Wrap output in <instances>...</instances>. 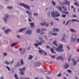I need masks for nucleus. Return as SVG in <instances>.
<instances>
[{"label": "nucleus", "mask_w": 79, "mask_h": 79, "mask_svg": "<svg viewBox=\"0 0 79 79\" xmlns=\"http://www.w3.org/2000/svg\"><path fill=\"white\" fill-rule=\"evenodd\" d=\"M77 16L76 15H73V18H75L76 17H77Z\"/></svg>", "instance_id": "nucleus-58"}, {"label": "nucleus", "mask_w": 79, "mask_h": 79, "mask_svg": "<svg viewBox=\"0 0 79 79\" xmlns=\"http://www.w3.org/2000/svg\"><path fill=\"white\" fill-rule=\"evenodd\" d=\"M3 54L4 55V56H7V53H5V52H4L3 53Z\"/></svg>", "instance_id": "nucleus-49"}, {"label": "nucleus", "mask_w": 79, "mask_h": 79, "mask_svg": "<svg viewBox=\"0 0 79 79\" xmlns=\"http://www.w3.org/2000/svg\"><path fill=\"white\" fill-rule=\"evenodd\" d=\"M14 61L13 60H12V61L11 62H8V61L7 60L6 61L5 63L6 64H11V63L12 64H13Z\"/></svg>", "instance_id": "nucleus-9"}, {"label": "nucleus", "mask_w": 79, "mask_h": 79, "mask_svg": "<svg viewBox=\"0 0 79 79\" xmlns=\"http://www.w3.org/2000/svg\"><path fill=\"white\" fill-rule=\"evenodd\" d=\"M14 77L16 79H19L18 77V75L16 73L14 74Z\"/></svg>", "instance_id": "nucleus-24"}, {"label": "nucleus", "mask_w": 79, "mask_h": 79, "mask_svg": "<svg viewBox=\"0 0 79 79\" xmlns=\"http://www.w3.org/2000/svg\"><path fill=\"white\" fill-rule=\"evenodd\" d=\"M5 44H7L8 43V41H4Z\"/></svg>", "instance_id": "nucleus-62"}, {"label": "nucleus", "mask_w": 79, "mask_h": 79, "mask_svg": "<svg viewBox=\"0 0 79 79\" xmlns=\"http://www.w3.org/2000/svg\"><path fill=\"white\" fill-rule=\"evenodd\" d=\"M8 18H9L8 15H6L5 18H3V19H4V22H5V23H6V22H7L6 20L7 19H8Z\"/></svg>", "instance_id": "nucleus-6"}, {"label": "nucleus", "mask_w": 79, "mask_h": 79, "mask_svg": "<svg viewBox=\"0 0 79 79\" xmlns=\"http://www.w3.org/2000/svg\"><path fill=\"white\" fill-rule=\"evenodd\" d=\"M7 8L8 9H12V8H13V7H10V6H8V7H7Z\"/></svg>", "instance_id": "nucleus-41"}, {"label": "nucleus", "mask_w": 79, "mask_h": 79, "mask_svg": "<svg viewBox=\"0 0 79 79\" xmlns=\"http://www.w3.org/2000/svg\"><path fill=\"white\" fill-rule=\"evenodd\" d=\"M58 9L59 11H62V10H63L62 8L60 6L58 7Z\"/></svg>", "instance_id": "nucleus-18"}, {"label": "nucleus", "mask_w": 79, "mask_h": 79, "mask_svg": "<svg viewBox=\"0 0 79 79\" xmlns=\"http://www.w3.org/2000/svg\"><path fill=\"white\" fill-rule=\"evenodd\" d=\"M62 8H63L64 11H67V9L64 8V6H62Z\"/></svg>", "instance_id": "nucleus-28"}, {"label": "nucleus", "mask_w": 79, "mask_h": 79, "mask_svg": "<svg viewBox=\"0 0 79 79\" xmlns=\"http://www.w3.org/2000/svg\"><path fill=\"white\" fill-rule=\"evenodd\" d=\"M48 74H51V72L50 71H48Z\"/></svg>", "instance_id": "nucleus-56"}, {"label": "nucleus", "mask_w": 79, "mask_h": 79, "mask_svg": "<svg viewBox=\"0 0 79 79\" xmlns=\"http://www.w3.org/2000/svg\"><path fill=\"white\" fill-rule=\"evenodd\" d=\"M58 35V34H57V33H53L52 34V35H54V36H56V35Z\"/></svg>", "instance_id": "nucleus-38"}, {"label": "nucleus", "mask_w": 79, "mask_h": 79, "mask_svg": "<svg viewBox=\"0 0 79 79\" xmlns=\"http://www.w3.org/2000/svg\"><path fill=\"white\" fill-rule=\"evenodd\" d=\"M61 76H62V74L61 73H59L58 75V77H61Z\"/></svg>", "instance_id": "nucleus-42"}, {"label": "nucleus", "mask_w": 79, "mask_h": 79, "mask_svg": "<svg viewBox=\"0 0 79 79\" xmlns=\"http://www.w3.org/2000/svg\"><path fill=\"white\" fill-rule=\"evenodd\" d=\"M38 44L39 45H41L42 44V42H39Z\"/></svg>", "instance_id": "nucleus-45"}, {"label": "nucleus", "mask_w": 79, "mask_h": 79, "mask_svg": "<svg viewBox=\"0 0 79 79\" xmlns=\"http://www.w3.org/2000/svg\"><path fill=\"white\" fill-rule=\"evenodd\" d=\"M23 53H25L26 52V49H24L23 51Z\"/></svg>", "instance_id": "nucleus-48"}, {"label": "nucleus", "mask_w": 79, "mask_h": 79, "mask_svg": "<svg viewBox=\"0 0 79 79\" xmlns=\"http://www.w3.org/2000/svg\"><path fill=\"white\" fill-rule=\"evenodd\" d=\"M20 61L21 66L23 65V64H24V62L23 61V59H21L20 60Z\"/></svg>", "instance_id": "nucleus-15"}, {"label": "nucleus", "mask_w": 79, "mask_h": 79, "mask_svg": "<svg viewBox=\"0 0 79 79\" xmlns=\"http://www.w3.org/2000/svg\"><path fill=\"white\" fill-rule=\"evenodd\" d=\"M42 31H47V29L45 28H43L41 30Z\"/></svg>", "instance_id": "nucleus-44"}, {"label": "nucleus", "mask_w": 79, "mask_h": 79, "mask_svg": "<svg viewBox=\"0 0 79 79\" xmlns=\"http://www.w3.org/2000/svg\"><path fill=\"white\" fill-rule=\"evenodd\" d=\"M18 44V43H14L11 45V47H14V46H15V45H16V44Z\"/></svg>", "instance_id": "nucleus-31"}, {"label": "nucleus", "mask_w": 79, "mask_h": 79, "mask_svg": "<svg viewBox=\"0 0 79 79\" xmlns=\"http://www.w3.org/2000/svg\"><path fill=\"white\" fill-rule=\"evenodd\" d=\"M67 49L68 50H70V48L68 45H67Z\"/></svg>", "instance_id": "nucleus-54"}, {"label": "nucleus", "mask_w": 79, "mask_h": 79, "mask_svg": "<svg viewBox=\"0 0 79 79\" xmlns=\"http://www.w3.org/2000/svg\"><path fill=\"white\" fill-rule=\"evenodd\" d=\"M49 34H53V32L52 31H50L49 32Z\"/></svg>", "instance_id": "nucleus-55"}, {"label": "nucleus", "mask_w": 79, "mask_h": 79, "mask_svg": "<svg viewBox=\"0 0 79 79\" xmlns=\"http://www.w3.org/2000/svg\"><path fill=\"white\" fill-rule=\"evenodd\" d=\"M64 37H65V35H64V36L62 38V40H64L65 39H64Z\"/></svg>", "instance_id": "nucleus-43"}, {"label": "nucleus", "mask_w": 79, "mask_h": 79, "mask_svg": "<svg viewBox=\"0 0 79 79\" xmlns=\"http://www.w3.org/2000/svg\"><path fill=\"white\" fill-rule=\"evenodd\" d=\"M30 25L31 27H34V24L33 23H30Z\"/></svg>", "instance_id": "nucleus-22"}, {"label": "nucleus", "mask_w": 79, "mask_h": 79, "mask_svg": "<svg viewBox=\"0 0 79 79\" xmlns=\"http://www.w3.org/2000/svg\"><path fill=\"white\" fill-rule=\"evenodd\" d=\"M72 21H77V22H78V23H79V20H76V19H73L71 20Z\"/></svg>", "instance_id": "nucleus-34"}, {"label": "nucleus", "mask_w": 79, "mask_h": 79, "mask_svg": "<svg viewBox=\"0 0 79 79\" xmlns=\"http://www.w3.org/2000/svg\"><path fill=\"white\" fill-rule=\"evenodd\" d=\"M39 38L40 40H42V37H39Z\"/></svg>", "instance_id": "nucleus-53"}, {"label": "nucleus", "mask_w": 79, "mask_h": 79, "mask_svg": "<svg viewBox=\"0 0 79 79\" xmlns=\"http://www.w3.org/2000/svg\"><path fill=\"white\" fill-rule=\"evenodd\" d=\"M53 32H57L58 31H60V30H59L58 29H56V28H54V29H53Z\"/></svg>", "instance_id": "nucleus-10"}, {"label": "nucleus", "mask_w": 79, "mask_h": 79, "mask_svg": "<svg viewBox=\"0 0 79 79\" xmlns=\"http://www.w3.org/2000/svg\"><path fill=\"white\" fill-rule=\"evenodd\" d=\"M42 64V63L40 62H37L36 63H35V65H37V66H40Z\"/></svg>", "instance_id": "nucleus-12"}, {"label": "nucleus", "mask_w": 79, "mask_h": 79, "mask_svg": "<svg viewBox=\"0 0 79 79\" xmlns=\"http://www.w3.org/2000/svg\"><path fill=\"white\" fill-rule=\"evenodd\" d=\"M36 32H37V33H40V29H38L37 30H36Z\"/></svg>", "instance_id": "nucleus-27"}, {"label": "nucleus", "mask_w": 79, "mask_h": 79, "mask_svg": "<svg viewBox=\"0 0 79 79\" xmlns=\"http://www.w3.org/2000/svg\"><path fill=\"white\" fill-rule=\"evenodd\" d=\"M26 67H24L23 69H19V70L20 71H25V70H26Z\"/></svg>", "instance_id": "nucleus-13"}, {"label": "nucleus", "mask_w": 79, "mask_h": 79, "mask_svg": "<svg viewBox=\"0 0 79 79\" xmlns=\"http://www.w3.org/2000/svg\"><path fill=\"white\" fill-rule=\"evenodd\" d=\"M54 48L56 52H64V50L63 49V45H59L58 48H56V47L55 46L54 47Z\"/></svg>", "instance_id": "nucleus-1"}, {"label": "nucleus", "mask_w": 79, "mask_h": 79, "mask_svg": "<svg viewBox=\"0 0 79 79\" xmlns=\"http://www.w3.org/2000/svg\"><path fill=\"white\" fill-rule=\"evenodd\" d=\"M28 19L29 22H31V21H32V20H31V19L30 18H28Z\"/></svg>", "instance_id": "nucleus-47"}, {"label": "nucleus", "mask_w": 79, "mask_h": 79, "mask_svg": "<svg viewBox=\"0 0 79 79\" xmlns=\"http://www.w3.org/2000/svg\"><path fill=\"white\" fill-rule=\"evenodd\" d=\"M62 59V57L61 56H59L56 59V60H61Z\"/></svg>", "instance_id": "nucleus-23"}, {"label": "nucleus", "mask_w": 79, "mask_h": 79, "mask_svg": "<svg viewBox=\"0 0 79 79\" xmlns=\"http://www.w3.org/2000/svg\"><path fill=\"white\" fill-rule=\"evenodd\" d=\"M53 45H55L56 47H57L58 46V44H57V41H56V40L54 41L53 42Z\"/></svg>", "instance_id": "nucleus-11"}, {"label": "nucleus", "mask_w": 79, "mask_h": 79, "mask_svg": "<svg viewBox=\"0 0 79 79\" xmlns=\"http://www.w3.org/2000/svg\"><path fill=\"white\" fill-rule=\"evenodd\" d=\"M19 5H20V6H23V7H24L25 8H26L28 10H30V6L27 5H26L25 4H23V3H20Z\"/></svg>", "instance_id": "nucleus-3"}, {"label": "nucleus", "mask_w": 79, "mask_h": 79, "mask_svg": "<svg viewBox=\"0 0 79 79\" xmlns=\"http://www.w3.org/2000/svg\"><path fill=\"white\" fill-rule=\"evenodd\" d=\"M74 5H75L77 6H79V4H78V3H77V2H75Z\"/></svg>", "instance_id": "nucleus-35"}, {"label": "nucleus", "mask_w": 79, "mask_h": 79, "mask_svg": "<svg viewBox=\"0 0 79 79\" xmlns=\"http://www.w3.org/2000/svg\"><path fill=\"white\" fill-rule=\"evenodd\" d=\"M70 30L71 32H76V31L75 30H74V29H70Z\"/></svg>", "instance_id": "nucleus-19"}, {"label": "nucleus", "mask_w": 79, "mask_h": 79, "mask_svg": "<svg viewBox=\"0 0 79 79\" xmlns=\"http://www.w3.org/2000/svg\"><path fill=\"white\" fill-rule=\"evenodd\" d=\"M22 50V48H20L19 49V50L20 52H21V51Z\"/></svg>", "instance_id": "nucleus-63"}, {"label": "nucleus", "mask_w": 79, "mask_h": 79, "mask_svg": "<svg viewBox=\"0 0 79 79\" xmlns=\"http://www.w3.org/2000/svg\"><path fill=\"white\" fill-rule=\"evenodd\" d=\"M52 16L53 18H55L56 16V17H58V16H60V13L58 11H56V12H52L51 13Z\"/></svg>", "instance_id": "nucleus-2"}, {"label": "nucleus", "mask_w": 79, "mask_h": 79, "mask_svg": "<svg viewBox=\"0 0 79 79\" xmlns=\"http://www.w3.org/2000/svg\"><path fill=\"white\" fill-rule=\"evenodd\" d=\"M52 3L54 6L56 5V3L53 1H52Z\"/></svg>", "instance_id": "nucleus-36"}, {"label": "nucleus", "mask_w": 79, "mask_h": 79, "mask_svg": "<svg viewBox=\"0 0 79 79\" xmlns=\"http://www.w3.org/2000/svg\"><path fill=\"white\" fill-rule=\"evenodd\" d=\"M26 12H27V14L29 15V16L30 18H32V12H29L27 10H26Z\"/></svg>", "instance_id": "nucleus-5"}, {"label": "nucleus", "mask_w": 79, "mask_h": 79, "mask_svg": "<svg viewBox=\"0 0 79 79\" xmlns=\"http://www.w3.org/2000/svg\"><path fill=\"white\" fill-rule=\"evenodd\" d=\"M40 24L41 25H42V26H45V24H46V22H44L43 23H40Z\"/></svg>", "instance_id": "nucleus-32"}, {"label": "nucleus", "mask_w": 79, "mask_h": 79, "mask_svg": "<svg viewBox=\"0 0 79 79\" xmlns=\"http://www.w3.org/2000/svg\"><path fill=\"white\" fill-rule=\"evenodd\" d=\"M43 72H44V73H45V72H46L47 71V70L45 69H44L42 70Z\"/></svg>", "instance_id": "nucleus-46"}, {"label": "nucleus", "mask_w": 79, "mask_h": 79, "mask_svg": "<svg viewBox=\"0 0 79 79\" xmlns=\"http://www.w3.org/2000/svg\"><path fill=\"white\" fill-rule=\"evenodd\" d=\"M34 16H38V14L37 13H34Z\"/></svg>", "instance_id": "nucleus-40"}, {"label": "nucleus", "mask_w": 79, "mask_h": 79, "mask_svg": "<svg viewBox=\"0 0 79 79\" xmlns=\"http://www.w3.org/2000/svg\"><path fill=\"white\" fill-rule=\"evenodd\" d=\"M44 32H41L40 33V34H44Z\"/></svg>", "instance_id": "nucleus-64"}, {"label": "nucleus", "mask_w": 79, "mask_h": 79, "mask_svg": "<svg viewBox=\"0 0 79 79\" xmlns=\"http://www.w3.org/2000/svg\"><path fill=\"white\" fill-rule=\"evenodd\" d=\"M35 46V47H37L39 46V44H37V43H36L34 44Z\"/></svg>", "instance_id": "nucleus-37"}, {"label": "nucleus", "mask_w": 79, "mask_h": 79, "mask_svg": "<svg viewBox=\"0 0 79 79\" xmlns=\"http://www.w3.org/2000/svg\"><path fill=\"white\" fill-rule=\"evenodd\" d=\"M39 51L40 53H44V50L40 49Z\"/></svg>", "instance_id": "nucleus-21"}, {"label": "nucleus", "mask_w": 79, "mask_h": 79, "mask_svg": "<svg viewBox=\"0 0 79 79\" xmlns=\"http://www.w3.org/2000/svg\"><path fill=\"white\" fill-rule=\"evenodd\" d=\"M10 29H7L5 31V33H8V32H10Z\"/></svg>", "instance_id": "nucleus-25"}, {"label": "nucleus", "mask_w": 79, "mask_h": 79, "mask_svg": "<svg viewBox=\"0 0 79 79\" xmlns=\"http://www.w3.org/2000/svg\"><path fill=\"white\" fill-rule=\"evenodd\" d=\"M73 65H76L77 64V62H76V61L73 60Z\"/></svg>", "instance_id": "nucleus-26"}, {"label": "nucleus", "mask_w": 79, "mask_h": 79, "mask_svg": "<svg viewBox=\"0 0 79 79\" xmlns=\"http://www.w3.org/2000/svg\"><path fill=\"white\" fill-rule=\"evenodd\" d=\"M32 34V31L30 30H28L26 32V34Z\"/></svg>", "instance_id": "nucleus-7"}, {"label": "nucleus", "mask_w": 79, "mask_h": 79, "mask_svg": "<svg viewBox=\"0 0 79 79\" xmlns=\"http://www.w3.org/2000/svg\"><path fill=\"white\" fill-rule=\"evenodd\" d=\"M46 48L48 49H49V48H50V47L48 46H46Z\"/></svg>", "instance_id": "nucleus-57"}, {"label": "nucleus", "mask_w": 79, "mask_h": 79, "mask_svg": "<svg viewBox=\"0 0 79 79\" xmlns=\"http://www.w3.org/2000/svg\"><path fill=\"white\" fill-rule=\"evenodd\" d=\"M69 21H70L69 20V21H68V22H67L65 24V25H67V24H68V23H69Z\"/></svg>", "instance_id": "nucleus-52"}, {"label": "nucleus", "mask_w": 79, "mask_h": 79, "mask_svg": "<svg viewBox=\"0 0 79 79\" xmlns=\"http://www.w3.org/2000/svg\"><path fill=\"white\" fill-rule=\"evenodd\" d=\"M26 29V28H22L20 30H19V32H23L24 30H25Z\"/></svg>", "instance_id": "nucleus-17"}, {"label": "nucleus", "mask_w": 79, "mask_h": 79, "mask_svg": "<svg viewBox=\"0 0 79 79\" xmlns=\"http://www.w3.org/2000/svg\"><path fill=\"white\" fill-rule=\"evenodd\" d=\"M6 68L9 71H10V68L8 66H6Z\"/></svg>", "instance_id": "nucleus-39"}, {"label": "nucleus", "mask_w": 79, "mask_h": 79, "mask_svg": "<svg viewBox=\"0 0 79 79\" xmlns=\"http://www.w3.org/2000/svg\"><path fill=\"white\" fill-rule=\"evenodd\" d=\"M51 57L52 58H55V56H51Z\"/></svg>", "instance_id": "nucleus-51"}, {"label": "nucleus", "mask_w": 79, "mask_h": 79, "mask_svg": "<svg viewBox=\"0 0 79 79\" xmlns=\"http://www.w3.org/2000/svg\"><path fill=\"white\" fill-rule=\"evenodd\" d=\"M20 75H24V73L23 71H21L20 73Z\"/></svg>", "instance_id": "nucleus-33"}, {"label": "nucleus", "mask_w": 79, "mask_h": 79, "mask_svg": "<svg viewBox=\"0 0 79 79\" xmlns=\"http://www.w3.org/2000/svg\"><path fill=\"white\" fill-rule=\"evenodd\" d=\"M76 35H73L71 38V41L72 42H74L76 40Z\"/></svg>", "instance_id": "nucleus-4"}, {"label": "nucleus", "mask_w": 79, "mask_h": 79, "mask_svg": "<svg viewBox=\"0 0 79 79\" xmlns=\"http://www.w3.org/2000/svg\"><path fill=\"white\" fill-rule=\"evenodd\" d=\"M65 3H63V5H66V4L67 5H68L70 4V2L68 1H65Z\"/></svg>", "instance_id": "nucleus-8"}, {"label": "nucleus", "mask_w": 79, "mask_h": 79, "mask_svg": "<svg viewBox=\"0 0 79 79\" xmlns=\"http://www.w3.org/2000/svg\"><path fill=\"white\" fill-rule=\"evenodd\" d=\"M68 73H72V71H71L69 69H68Z\"/></svg>", "instance_id": "nucleus-50"}, {"label": "nucleus", "mask_w": 79, "mask_h": 79, "mask_svg": "<svg viewBox=\"0 0 79 79\" xmlns=\"http://www.w3.org/2000/svg\"><path fill=\"white\" fill-rule=\"evenodd\" d=\"M55 20L56 21H58V19H55Z\"/></svg>", "instance_id": "nucleus-61"}, {"label": "nucleus", "mask_w": 79, "mask_h": 79, "mask_svg": "<svg viewBox=\"0 0 79 79\" xmlns=\"http://www.w3.org/2000/svg\"><path fill=\"white\" fill-rule=\"evenodd\" d=\"M50 49L51 52L52 53H54V54L56 53V52H54V49H53V48H50Z\"/></svg>", "instance_id": "nucleus-14"}, {"label": "nucleus", "mask_w": 79, "mask_h": 79, "mask_svg": "<svg viewBox=\"0 0 79 79\" xmlns=\"http://www.w3.org/2000/svg\"><path fill=\"white\" fill-rule=\"evenodd\" d=\"M71 55H70L69 56V58L68 59V61L69 62H70V60H71Z\"/></svg>", "instance_id": "nucleus-20"}, {"label": "nucleus", "mask_w": 79, "mask_h": 79, "mask_svg": "<svg viewBox=\"0 0 79 79\" xmlns=\"http://www.w3.org/2000/svg\"><path fill=\"white\" fill-rule=\"evenodd\" d=\"M29 56L30 57H28V59L32 60V57H33V56L31 55H30Z\"/></svg>", "instance_id": "nucleus-29"}, {"label": "nucleus", "mask_w": 79, "mask_h": 79, "mask_svg": "<svg viewBox=\"0 0 79 79\" xmlns=\"http://www.w3.org/2000/svg\"><path fill=\"white\" fill-rule=\"evenodd\" d=\"M41 42H43V43H45V41H44V40H41Z\"/></svg>", "instance_id": "nucleus-59"}, {"label": "nucleus", "mask_w": 79, "mask_h": 79, "mask_svg": "<svg viewBox=\"0 0 79 79\" xmlns=\"http://www.w3.org/2000/svg\"><path fill=\"white\" fill-rule=\"evenodd\" d=\"M48 25H49V24L48 23L47 24L45 25V26H48Z\"/></svg>", "instance_id": "nucleus-60"}, {"label": "nucleus", "mask_w": 79, "mask_h": 79, "mask_svg": "<svg viewBox=\"0 0 79 79\" xmlns=\"http://www.w3.org/2000/svg\"><path fill=\"white\" fill-rule=\"evenodd\" d=\"M62 17L64 18L66 17V15H65V14H63L62 15Z\"/></svg>", "instance_id": "nucleus-30"}, {"label": "nucleus", "mask_w": 79, "mask_h": 79, "mask_svg": "<svg viewBox=\"0 0 79 79\" xmlns=\"http://www.w3.org/2000/svg\"><path fill=\"white\" fill-rule=\"evenodd\" d=\"M69 68V65L68 64H67L64 66V68L65 69H67Z\"/></svg>", "instance_id": "nucleus-16"}]
</instances>
